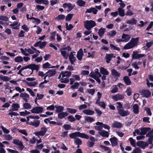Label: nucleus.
Segmentation results:
<instances>
[{"label": "nucleus", "mask_w": 153, "mask_h": 153, "mask_svg": "<svg viewBox=\"0 0 153 153\" xmlns=\"http://www.w3.org/2000/svg\"><path fill=\"white\" fill-rule=\"evenodd\" d=\"M139 39V37L132 38L130 42L124 46L123 48L125 50H127L132 48L137 44Z\"/></svg>", "instance_id": "f257e3e1"}, {"label": "nucleus", "mask_w": 153, "mask_h": 153, "mask_svg": "<svg viewBox=\"0 0 153 153\" xmlns=\"http://www.w3.org/2000/svg\"><path fill=\"white\" fill-rule=\"evenodd\" d=\"M84 26L88 30H90L91 28L95 27L96 24L95 22L92 20H87L84 22Z\"/></svg>", "instance_id": "f03ea898"}, {"label": "nucleus", "mask_w": 153, "mask_h": 153, "mask_svg": "<svg viewBox=\"0 0 153 153\" xmlns=\"http://www.w3.org/2000/svg\"><path fill=\"white\" fill-rule=\"evenodd\" d=\"M43 110V107L41 106H37L33 108L30 111L33 114H39L42 113Z\"/></svg>", "instance_id": "7ed1b4c3"}, {"label": "nucleus", "mask_w": 153, "mask_h": 153, "mask_svg": "<svg viewBox=\"0 0 153 153\" xmlns=\"http://www.w3.org/2000/svg\"><path fill=\"white\" fill-rule=\"evenodd\" d=\"M27 68L30 69L32 70V72L30 74H32L33 73V70H36L38 71L39 68V65L35 64L29 65H27Z\"/></svg>", "instance_id": "20e7f679"}, {"label": "nucleus", "mask_w": 153, "mask_h": 153, "mask_svg": "<svg viewBox=\"0 0 153 153\" xmlns=\"http://www.w3.org/2000/svg\"><path fill=\"white\" fill-rule=\"evenodd\" d=\"M137 51H133L132 55V58L133 59H137L141 58L145 56V54H139Z\"/></svg>", "instance_id": "39448f33"}, {"label": "nucleus", "mask_w": 153, "mask_h": 153, "mask_svg": "<svg viewBox=\"0 0 153 153\" xmlns=\"http://www.w3.org/2000/svg\"><path fill=\"white\" fill-rule=\"evenodd\" d=\"M118 113L120 116L122 117H125L130 114V113L128 111L124 110L123 109L119 110L118 111Z\"/></svg>", "instance_id": "423d86ee"}, {"label": "nucleus", "mask_w": 153, "mask_h": 153, "mask_svg": "<svg viewBox=\"0 0 153 153\" xmlns=\"http://www.w3.org/2000/svg\"><path fill=\"white\" fill-rule=\"evenodd\" d=\"M137 146L140 147L142 149H144L146 146L148 145V143L143 141H138L136 143Z\"/></svg>", "instance_id": "0eeeda50"}, {"label": "nucleus", "mask_w": 153, "mask_h": 153, "mask_svg": "<svg viewBox=\"0 0 153 153\" xmlns=\"http://www.w3.org/2000/svg\"><path fill=\"white\" fill-rule=\"evenodd\" d=\"M151 128L149 127H142L140 129L141 132L139 134L141 135H145L147 132L149 131Z\"/></svg>", "instance_id": "6e6552de"}, {"label": "nucleus", "mask_w": 153, "mask_h": 153, "mask_svg": "<svg viewBox=\"0 0 153 153\" xmlns=\"http://www.w3.org/2000/svg\"><path fill=\"white\" fill-rule=\"evenodd\" d=\"M124 98V97L123 95L119 94H117L112 97V99L115 101L123 99Z\"/></svg>", "instance_id": "1a4fd4ad"}, {"label": "nucleus", "mask_w": 153, "mask_h": 153, "mask_svg": "<svg viewBox=\"0 0 153 153\" xmlns=\"http://www.w3.org/2000/svg\"><path fill=\"white\" fill-rule=\"evenodd\" d=\"M141 94L146 98H148L150 96L151 93L148 90H143L141 92Z\"/></svg>", "instance_id": "9d476101"}, {"label": "nucleus", "mask_w": 153, "mask_h": 153, "mask_svg": "<svg viewBox=\"0 0 153 153\" xmlns=\"http://www.w3.org/2000/svg\"><path fill=\"white\" fill-rule=\"evenodd\" d=\"M117 140L118 139L115 137L111 138L110 139V140L113 147L117 146L118 145Z\"/></svg>", "instance_id": "9b49d317"}, {"label": "nucleus", "mask_w": 153, "mask_h": 153, "mask_svg": "<svg viewBox=\"0 0 153 153\" xmlns=\"http://www.w3.org/2000/svg\"><path fill=\"white\" fill-rule=\"evenodd\" d=\"M83 55L84 54L82 49H80L78 51L76 55V57L78 60H82Z\"/></svg>", "instance_id": "f8f14e48"}, {"label": "nucleus", "mask_w": 153, "mask_h": 153, "mask_svg": "<svg viewBox=\"0 0 153 153\" xmlns=\"http://www.w3.org/2000/svg\"><path fill=\"white\" fill-rule=\"evenodd\" d=\"M111 74L116 79L118 78L120 76V74L118 73L115 69H113L111 70Z\"/></svg>", "instance_id": "ddd939ff"}, {"label": "nucleus", "mask_w": 153, "mask_h": 153, "mask_svg": "<svg viewBox=\"0 0 153 153\" xmlns=\"http://www.w3.org/2000/svg\"><path fill=\"white\" fill-rule=\"evenodd\" d=\"M122 126V123L120 122L114 121L112 125V127L113 128H120Z\"/></svg>", "instance_id": "4468645a"}, {"label": "nucleus", "mask_w": 153, "mask_h": 153, "mask_svg": "<svg viewBox=\"0 0 153 153\" xmlns=\"http://www.w3.org/2000/svg\"><path fill=\"white\" fill-rule=\"evenodd\" d=\"M82 112L85 114L89 115H92L94 113V111L88 109H84Z\"/></svg>", "instance_id": "2eb2a0df"}, {"label": "nucleus", "mask_w": 153, "mask_h": 153, "mask_svg": "<svg viewBox=\"0 0 153 153\" xmlns=\"http://www.w3.org/2000/svg\"><path fill=\"white\" fill-rule=\"evenodd\" d=\"M122 38L123 39L124 42H127L130 39V36L128 34L123 33L122 36Z\"/></svg>", "instance_id": "dca6fc26"}, {"label": "nucleus", "mask_w": 153, "mask_h": 153, "mask_svg": "<svg viewBox=\"0 0 153 153\" xmlns=\"http://www.w3.org/2000/svg\"><path fill=\"white\" fill-rule=\"evenodd\" d=\"M18 24V22H14L13 24L10 25V26L12 27V28L14 30H18L19 29V26L20 24L17 25Z\"/></svg>", "instance_id": "f3484780"}, {"label": "nucleus", "mask_w": 153, "mask_h": 153, "mask_svg": "<svg viewBox=\"0 0 153 153\" xmlns=\"http://www.w3.org/2000/svg\"><path fill=\"white\" fill-rule=\"evenodd\" d=\"M13 142L14 144L20 146L22 147V149H23L24 147V146L23 145V143H22V142L20 141H19V140H18L14 139L13 140Z\"/></svg>", "instance_id": "a211bd4d"}, {"label": "nucleus", "mask_w": 153, "mask_h": 153, "mask_svg": "<svg viewBox=\"0 0 153 153\" xmlns=\"http://www.w3.org/2000/svg\"><path fill=\"white\" fill-rule=\"evenodd\" d=\"M68 114L67 112H62L58 114V117L59 119H62L67 116Z\"/></svg>", "instance_id": "6ab92c4d"}, {"label": "nucleus", "mask_w": 153, "mask_h": 153, "mask_svg": "<svg viewBox=\"0 0 153 153\" xmlns=\"http://www.w3.org/2000/svg\"><path fill=\"white\" fill-rule=\"evenodd\" d=\"M123 80L127 85H129L131 84V81L129 77L128 76H125L123 78Z\"/></svg>", "instance_id": "aec40b11"}, {"label": "nucleus", "mask_w": 153, "mask_h": 153, "mask_svg": "<svg viewBox=\"0 0 153 153\" xmlns=\"http://www.w3.org/2000/svg\"><path fill=\"white\" fill-rule=\"evenodd\" d=\"M113 56V54H106L105 58L106 59V62L107 63H108L110 62Z\"/></svg>", "instance_id": "412c9836"}, {"label": "nucleus", "mask_w": 153, "mask_h": 153, "mask_svg": "<svg viewBox=\"0 0 153 153\" xmlns=\"http://www.w3.org/2000/svg\"><path fill=\"white\" fill-rule=\"evenodd\" d=\"M79 132H76L71 133L69 135V137L71 139H76V137H79Z\"/></svg>", "instance_id": "4be33fe9"}, {"label": "nucleus", "mask_w": 153, "mask_h": 153, "mask_svg": "<svg viewBox=\"0 0 153 153\" xmlns=\"http://www.w3.org/2000/svg\"><path fill=\"white\" fill-rule=\"evenodd\" d=\"M133 111L134 113L137 114L139 113V108L138 105L137 104H134L133 106Z\"/></svg>", "instance_id": "5701e85b"}, {"label": "nucleus", "mask_w": 153, "mask_h": 153, "mask_svg": "<svg viewBox=\"0 0 153 153\" xmlns=\"http://www.w3.org/2000/svg\"><path fill=\"white\" fill-rule=\"evenodd\" d=\"M55 108L56 109V112L57 113H60L63 110L64 107L62 106H57L56 105H55Z\"/></svg>", "instance_id": "b1692460"}, {"label": "nucleus", "mask_w": 153, "mask_h": 153, "mask_svg": "<svg viewBox=\"0 0 153 153\" xmlns=\"http://www.w3.org/2000/svg\"><path fill=\"white\" fill-rule=\"evenodd\" d=\"M100 134L102 137H108L109 136V133L107 131L103 130L100 133Z\"/></svg>", "instance_id": "393cba45"}, {"label": "nucleus", "mask_w": 153, "mask_h": 153, "mask_svg": "<svg viewBox=\"0 0 153 153\" xmlns=\"http://www.w3.org/2000/svg\"><path fill=\"white\" fill-rule=\"evenodd\" d=\"M137 20L134 18H132L131 20H129L126 22V23L132 25H135L136 24Z\"/></svg>", "instance_id": "a878e982"}, {"label": "nucleus", "mask_w": 153, "mask_h": 153, "mask_svg": "<svg viewBox=\"0 0 153 153\" xmlns=\"http://www.w3.org/2000/svg\"><path fill=\"white\" fill-rule=\"evenodd\" d=\"M100 72L102 74L105 75H108L109 74L108 71L103 67L100 68Z\"/></svg>", "instance_id": "bb28decb"}, {"label": "nucleus", "mask_w": 153, "mask_h": 153, "mask_svg": "<svg viewBox=\"0 0 153 153\" xmlns=\"http://www.w3.org/2000/svg\"><path fill=\"white\" fill-rule=\"evenodd\" d=\"M76 4L80 7H83L85 6V2L82 0H77L76 1Z\"/></svg>", "instance_id": "cd10ccee"}, {"label": "nucleus", "mask_w": 153, "mask_h": 153, "mask_svg": "<svg viewBox=\"0 0 153 153\" xmlns=\"http://www.w3.org/2000/svg\"><path fill=\"white\" fill-rule=\"evenodd\" d=\"M119 15L121 17L124 16H125L124 10L122 8L119 7L118 9Z\"/></svg>", "instance_id": "c85d7f7f"}, {"label": "nucleus", "mask_w": 153, "mask_h": 153, "mask_svg": "<svg viewBox=\"0 0 153 153\" xmlns=\"http://www.w3.org/2000/svg\"><path fill=\"white\" fill-rule=\"evenodd\" d=\"M40 124V121L39 120H36L33 122H31L30 125H31L35 126V127H38Z\"/></svg>", "instance_id": "c756f323"}, {"label": "nucleus", "mask_w": 153, "mask_h": 153, "mask_svg": "<svg viewBox=\"0 0 153 153\" xmlns=\"http://www.w3.org/2000/svg\"><path fill=\"white\" fill-rule=\"evenodd\" d=\"M79 137L86 139H88L89 138V136L88 135L85 134L80 133L79 132Z\"/></svg>", "instance_id": "7c9ffc66"}, {"label": "nucleus", "mask_w": 153, "mask_h": 153, "mask_svg": "<svg viewBox=\"0 0 153 153\" xmlns=\"http://www.w3.org/2000/svg\"><path fill=\"white\" fill-rule=\"evenodd\" d=\"M100 147L103 149L105 151H108V153H111V150L108 147L103 145H100Z\"/></svg>", "instance_id": "2f4dec72"}, {"label": "nucleus", "mask_w": 153, "mask_h": 153, "mask_svg": "<svg viewBox=\"0 0 153 153\" xmlns=\"http://www.w3.org/2000/svg\"><path fill=\"white\" fill-rule=\"evenodd\" d=\"M0 79L4 81H9L10 79V78L6 76H3L2 75H0Z\"/></svg>", "instance_id": "473e14b6"}, {"label": "nucleus", "mask_w": 153, "mask_h": 153, "mask_svg": "<svg viewBox=\"0 0 153 153\" xmlns=\"http://www.w3.org/2000/svg\"><path fill=\"white\" fill-rule=\"evenodd\" d=\"M105 30V29L102 28H101L99 30L98 33L100 37H102L104 34Z\"/></svg>", "instance_id": "72a5a7b5"}, {"label": "nucleus", "mask_w": 153, "mask_h": 153, "mask_svg": "<svg viewBox=\"0 0 153 153\" xmlns=\"http://www.w3.org/2000/svg\"><path fill=\"white\" fill-rule=\"evenodd\" d=\"M67 111L69 113L71 114H75L77 112V110L75 109H72L70 108H67Z\"/></svg>", "instance_id": "f704fd0d"}, {"label": "nucleus", "mask_w": 153, "mask_h": 153, "mask_svg": "<svg viewBox=\"0 0 153 153\" xmlns=\"http://www.w3.org/2000/svg\"><path fill=\"white\" fill-rule=\"evenodd\" d=\"M56 35V32L54 31L51 33V36L50 38V40L53 41L55 40V37Z\"/></svg>", "instance_id": "c9c22d12"}, {"label": "nucleus", "mask_w": 153, "mask_h": 153, "mask_svg": "<svg viewBox=\"0 0 153 153\" xmlns=\"http://www.w3.org/2000/svg\"><path fill=\"white\" fill-rule=\"evenodd\" d=\"M130 143L132 146L134 147H136L135 140L133 139L132 138L130 137L129 138Z\"/></svg>", "instance_id": "e433bc0d"}, {"label": "nucleus", "mask_w": 153, "mask_h": 153, "mask_svg": "<svg viewBox=\"0 0 153 153\" xmlns=\"http://www.w3.org/2000/svg\"><path fill=\"white\" fill-rule=\"evenodd\" d=\"M49 74V77L53 76L56 74V71L55 70H51L48 71Z\"/></svg>", "instance_id": "4c0bfd02"}, {"label": "nucleus", "mask_w": 153, "mask_h": 153, "mask_svg": "<svg viewBox=\"0 0 153 153\" xmlns=\"http://www.w3.org/2000/svg\"><path fill=\"white\" fill-rule=\"evenodd\" d=\"M23 107L25 109H30L31 106L29 103L26 102L23 104Z\"/></svg>", "instance_id": "58836bf2"}, {"label": "nucleus", "mask_w": 153, "mask_h": 153, "mask_svg": "<svg viewBox=\"0 0 153 153\" xmlns=\"http://www.w3.org/2000/svg\"><path fill=\"white\" fill-rule=\"evenodd\" d=\"M14 61L16 62H21L23 61V59L22 56H18L15 58Z\"/></svg>", "instance_id": "ea45409f"}, {"label": "nucleus", "mask_w": 153, "mask_h": 153, "mask_svg": "<svg viewBox=\"0 0 153 153\" xmlns=\"http://www.w3.org/2000/svg\"><path fill=\"white\" fill-rule=\"evenodd\" d=\"M85 120L87 122L92 123L94 121V119L92 117L87 116L85 118Z\"/></svg>", "instance_id": "a19ab883"}, {"label": "nucleus", "mask_w": 153, "mask_h": 153, "mask_svg": "<svg viewBox=\"0 0 153 153\" xmlns=\"http://www.w3.org/2000/svg\"><path fill=\"white\" fill-rule=\"evenodd\" d=\"M37 84V82L36 81L31 82H27V84L29 86H35Z\"/></svg>", "instance_id": "79ce46f5"}, {"label": "nucleus", "mask_w": 153, "mask_h": 153, "mask_svg": "<svg viewBox=\"0 0 153 153\" xmlns=\"http://www.w3.org/2000/svg\"><path fill=\"white\" fill-rule=\"evenodd\" d=\"M73 15V14H68L66 17L65 20L66 21H70L71 20L72 18Z\"/></svg>", "instance_id": "37998d69"}, {"label": "nucleus", "mask_w": 153, "mask_h": 153, "mask_svg": "<svg viewBox=\"0 0 153 153\" xmlns=\"http://www.w3.org/2000/svg\"><path fill=\"white\" fill-rule=\"evenodd\" d=\"M65 18V16L64 15L62 14H60L58 15L57 16L56 19L57 20H62L64 19Z\"/></svg>", "instance_id": "c03bdc74"}, {"label": "nucleus", "mask_w": 153, "mask_h": 153, "mask_svg": "<svg viewBox=\"0 0 153 153\" xmlns=\"http://www.w3.org/2000/svg\"><path fill=\"white\" fill-rule=\"evenodd\" d=\"M94 110L97 114V116L98 117H100L102 114V112L96 108H95Z\"/></svg>", "instance_id": "a18cd8bd"}, {"label": "nucleus", "mask_w": 153, "mask_h": 153, "mask_svg": "<svg viewBox=\"0 0 153 153\" xmlns=\"http://www.w3.org/2000/svg\"><path fill=\"white\" fill-rule=\"evenodd\" d=\"M116 104L118 105V106L117 107V111L119 110L122 109H124V108L123 107V105L120 102H116Z\"/></svg>", "instance_id": "49530a36"}, {"label": "nucleus", "mask_w": 153, "mask_h": 153, "mask_svg": "<svg viewBox=\"0 0 153 153\" xmlns=\"http://www.w3.org/2000/svg\"><path fill=\"white\" fill-rule=\"evenodd\" d=\"M45 133L41 130L39 131L36 132L35 133V134L36 135L38 136L40 135L41 136H43L45 134Z\"/></svg>", "instance_id": "de8ad7c7"}, {"label": "nucleus", "mask_w": 153, "mask_h": 153, "mask_svg": "<svg viewBox=\"0 0 153 153\" xmlns=\"http://www.w3.org/2000/svg\"><path fill=\"white\" fill-rule=\"evenodd\" d=\"M61 54L63 56L65 59H66L68 58V54H67L65 51H62L60 50Z\"/></svg>", "instance_id": "09e8293b"}, {"label": "nucleus", "mask_w": 153, "mask_h": 153, "mask_svg": "<svg viewBox=\"0 0 153 153\" xmlns=\"http://www.w3.org/2000/svg\"><path fill=\"white\" fill-rule=\"evenodd\" d=\"M47 44V42L46 41L42 42L40 41V44L39 46L40 48L42 49L45 47Z\"/></svg>", "instance_id": "8fccbe9b"}, {"label": "nucleus", "mask_w": 153, "mask_h": 153, "mask_svg": "<svg viewBox=\"0 0 153 153\" xmlns=\"http://www.w3.org/2000/svg\"><path fill=\"white\" fill-rule=\"evenodd\" d=\"M74 143L78 145H81L82 143L81 140L79 138H76Z\"/></svg>", "instance_id": "3c124183"}, {"label": "nucleus", "mask_w": 153, "mask_h": 153, "mask_svg": "<svg viewBox=\"0 0 153 153\" xmlns=\"http://www.w3.org/2000/svg\"><path fill=\"white\" fill-rule=\"evenodd\" d=\"M27 68V65L24 67H23L19 70V72L17 73V74H20L23 76V75L22 74H21V72L22 71Z\"/></svg>", "instance_id": "603ef678"}, {"label": "nucleus", "mask_w": 153, "mask_h": 153, "mask_svg": "<svg viewBox=\"0 0 153 153\" xmlns=\"http://www.w3.org/2000/svg\"><path fill=\"white\" fill-rule=\"evenodd\" d=\"M141 150L139 148L137 147L133 150L132 153H141Z\"/></svg>", "instance_id": "864d4df0"}, {"label": "nucleus", "mask_w": 153, "mask_h": 153, "mask_svg": "<svg viewBox=\"0 0 153 153\" xmlns=\"http://www.w3.org/2000/svg\"><path fill=\"white\" fill-rule=\"evenodd\" d=\"M68 119L69 121L72 122L76 120V118L71 115L68 116Z\"/></svg>", "instance_id": "5fc2aeb1"}, {"label": "nucleus", "mask_w": 153, "mask_h": 153, "mask_svg": "<svg viewBox=\"0 0 153 153\" xmlns=\"http://www.w3.org/2000/svg\"><path fill=\"white\" fill-rule=\"evenodd\" d=\"M116 34V32L115 30H112L111 33L108 32L107 33V35L111 37L114 36Z\"/></svg>", "instance_id": "6e6d98bb"}, {"label": "nucleus", "mask_w": 153, "mask_h": 153, "mask_svg": "<svg viewBox=\"0 0 153 153\" xmlns=\"http://www.w3.org/2000/svg\"><path fill=\"white\" fill-rule=\"evenodd\" d=\"M60 81H61V83H67L69 82V79H63V78H61V79L60 80Z\"/></svg>", "instance_id": "4d7b16f0"}, {"label": "nucleus", "mask_w": 153, "mask_h": 153, "mask_svg": "<svg viewBox=\"0 0 153 153\" xmlns=\"http://www.w3.org/2000/svg\"><path fill=\"white\" fill-rule=\"evenodd\" d=\"M50 66H51V65L47 62L43 65L42 67L43 68L45 69L48 68H50Z\"/></svg>", "instance_id": "13d9d810"}, {"label": "nucleus", "mask_w": 153, "mask_h": 153, "mask_svg": "<svg viewBox=\"0 0 153 153\" xmlns=\"http://www.w3.org/2000/svg\"><path fill=\"white\" fill-rule=\"evenodd\" d=\"M25 33V32L23 30H21L20 32L18 34L19 37H25L24 33Z\"/></svg>", "instance_id": "bf43d9fd"}, {"label": "nucleus", "mask_w": 153, "mask_h": 153, "mask_svg": "<svg viewBox=\"0 0 153 153\" xmlns=\"http://www.w3.org/2000/svg\"><path fill=\"white\" fill-rule=\"evenodd\" d=\"M20 97H23L24 98L25 97L28 98L29 97V95L28 94L26 93H22L20 94Z\"/></svg>", "instance_id": "052dcab7"}, {"label": "nucleus", "mask_w": 153, "mask_h": 153, "mask_svg": "<svg viewBox=\"0 0 153 153\" xmlns=\"http://www.w3.org/2000/svg\"><path fill=\"white\" fill-rule=\"evenodd\" d=\"M63 128L65 130H69L71 128V126L69 124H65L63 126Z\"/></svg>", "instance_id": "680f3d73"}, {"label": "nucleus", "mask_w": 153, "mask_h": 153, "mask_svg": "<svg viewBox=\"0 0 153 153\" xmlns=\"http://www.w3.org/2000/svg\"><path fill=\"white\" fill-rule=\"evenodd\" d=\"M18 131L20 133L23 134L25 135V136H27V133L25 129H18Z\"/></svg>", "instance_id": "e2e57ef3"}, {"label": "nucleus", "mask_w": 153, "mask_h": 153, "mask_svg": "<svg viewBox=\"0 0 153 153\" xmlns=\"http://www.w3.org/2000/svg\"><path fill=\"white\" fill-rule=\"evenodd\" d=\"M0 20L2 21H7L8 20V18L5 16H0Z\"/></svg>", "instance_id": "0e129e2a"}, {"label": "nucleus", "mask_w": 153, "mask_h": 153, "mask_svg": "<svg viewBox=\"0 0 153 153\" xmlns=\"http://www.w3.org/2000/svg\"><path fill=\"white\" fill-rule=\"evenodd\" d=\"M3 131L5 133L8 134L10 132L9 130L7 129L6 128L4 127L3 126H1V127Z\"/></svg>", "instance_id": "69168bd1"}, {"label": "nucleus", "mask_w": 153, "mask_h": 153, "mask_svg": "<svg viewBox=\"0 0 153 153\" xmlns=\"http://www.w3.org/2000/svg\"><path fill=\"white\" fill-rule=\"evenodd\" d=\"M22 29L23 30H25V31H26V32H28L29 30V28L25 24H24L22 26Z\"/></svg>", "instance_id": "338daca9"}, {"label": "nucleus", "mask_w": 153, "mask_h": 153, "mask_svg": "<svg viewBox=\"0 0 153 153\" xmlns=\"http://www.w3.org/2000/svg\"><path fill=\"white\" fill-rule=\"evenodd\" d=\"M126 93L127 95L128 96H130L131 94V88L129 87L128 88L126 91Z\"/></svg>", "instance_id": "774afa93"}]
</instances>
